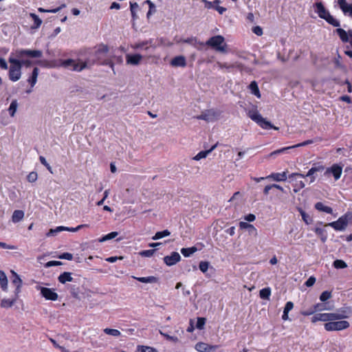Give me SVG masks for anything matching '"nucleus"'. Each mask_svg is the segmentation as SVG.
Here are the masks:
<instances>
[{
  "label": "nucleus",
  "instance_id": "nucleus-1",
  "mask_svg": "<svg viewBox=\"0 0 352 352\" xmlns=\"http://www.w3.org/2000/svg\"><path fill=\"white\" fill-rule=\"evenodd\" d=\"M107 52L108 47L105 45H100L98 46L97 50L96 51L94 58H89L86 60H82L81 59L74 60L69 58L67 60H60L59 65L72 71L81 72L84 69L89 68L94 65L95 63H96V61L99 59V55L101 54H105L107 53Z\"/></svg>",
  "mask_w": 352,
  "mask_h": 352
},
{
  "label": "nucleus",
  "instance_id": "nucleus-2",
  "mask_svg": "<svg viewBox=\"0 0 352 352\" xmlns=\"http://www.w3.org/2000/svg\"><path fill=\"white\" fill-rule=\"evenodd\" d=\"M248 116L263 129H274L278 130V128L274 126L270 122L264 118L257 110L256 107L249 109L247 112Z\"/></svg>",
  "mask_w": 352,
  "mask_h": 352
},
{
  "label": "nucleus",
  "instance_id": "nucleus-3",
  "mask_svg": "<svg viewBox=\"0 0 352 352\" xmlns=\"http://www.w3.org/2000/svg\"><path fill=\"white\" fill-rule=\"evenodd\" d=\"M314 7L315 12L318 14L320 18L324 19L327 23L334 27L340 26L339 21L331 15L329 12L324 8L322 2L316 3Z\"/></svg>",
  "mask_w": 352,
  "mask_h": 352
},
{
  "label": "nucleus",
  "instance_id": "nucleus-4",
  "mask_svg": "<svg viewBox=\"0 0 352 352\" xmlns=\"http://www.w3.org/2000/svg\"><path fill=\"white\" fill-rule=\"evenodd\" d=\"M352 220V213L346 212L340 217L338 218L337 221L329 223L326 225V226L331 227L336 231H344L349 223Z\"/></svg>",
  "mask_w": 352,
  "mask_h": 352
},
{
  "label": "nucleus",
  "instance_id": "nucleus-5",
  "mask_svg": "<svg viewBox=\"0 0 352 352\" xmlns=\"http://www.w3.org/2000/svg\"><path fill=\"white\" fill-rule=\"evenodd\" d=\"M9 62L10 63L9 78L12 81L16 82L21 76V63L20 60L12 56L9 58Z\"/></svg>",
  "mask_w": 352,
  "mask_h": 352
},
{
  "label": "nucleus",
  "instance_id": "nucleus-6",
  "mask_svg": "<svg viewBox=\"0 0 352 352\" xmlns=\"http://www.w3.org/2000/svg\"><path fill=\"white\" fill-rule=\"evenodd\" d=\"M204 45L210 46L217 52H226L227 45L225 38L221 35L214 36L210 38Z\"/></svg>",
  "mask_w": 352,
  "mask_h": 352
},
{
  "label": "nucleus",
  "instance_id": "nucleus-7",
  "mask_svg": "<svg viewBox=\"0 0 352 352\" xmlns=\"http://www.w3.org/2000/svg\"><path fill=\"white\" fill-rule=\"evenodd\" d=\"M346 318V316L339 313H319L311 318V322L315 323L318 321L329 322L332 320H341Z\"/></svg>",
  "mask_w": 352,
  "mask_h": 352
},
{
  "label": "nucleus",
  "instance_id": "nucleus-8",
  "mask_svg": "<svg viewBox=\"0 0 352 352\" xmlns=\"http://www.w3.org/2000/svg\"><path fill=\"white\" fill-rule=\"evenodd\" d=\"M350 324L346 320H332L326 322L324 325V329L327 331H342L346 329Z\"/></svg>",
  "mask_w": 352,
  "mask_h": 352
},
{
  "label": "nucleus",
  "instance_id": "nucleus-9",
  "mask_svg": "<svg viewBox=\"0 0 352 352\" xmlns=\"http://www.w3.org/2000/svg\"><path fill=\"white\" fill-rule=\"evenodd\" d=\"M35 289L39 291L41 296L47 300L56 301L58 298V295L54 289L43 287L41 285H36Z\"/></svg>",
  "mask_w": 352,
  "mask_h": 352
},
{
  "label": "nucleus",
  "instance_id": "nucleus-10",
  "mask_svg": "<svg viewBox=\"0 0 352 352\" xmlns=\"http://www.w3.org/2000/svg\"><path fill=\"white\" fill-rule=\"evenodd\" d=\"M219 117V113L214 109H208L202 112L197 118L199 120H206L207 122H214Z\"/></svg>",
  "mask_w": 352,
  "mask_h": 352
},
{
  "label": "nucleus",
  "instance_id": "nucleus-11",
  "mask_svg": "<svg viewBox=\"0 0 352 352\" xmlns=\"http://www.w3.org/2000/svg\"><path fill=\"white\" fill-rule=\"evenodd\" d=\"M42 54L43 53L41 50H21L16 52V56L20 58L25 56L32 58H40L42 56Z\"/></svg>",
  "mask_w": 352,
  "mask_h": 352
},
{
  "label": "nucleus",
  "instance_id": "nucleus-12",
  "mask_svg": "<svg viewBox=\"0 0 352 352\" xmlns=\"http://www.w3.org/2000/svg\"><path fill=\"white\" fill-rule=\"evenodd\" d=\"M125 58L126 65L136 66L141 63L143 56L140 54H126Z\"/></svg>",
  "mask_w": 352,
  "mask_h": 352
},
{
  "label": "nucleus",
  "instance_id": "nucleus-13",
  "mask_svg": "<svg viewBox=\"0 0 352 352\" xmlns=\"http://www.w3.org/2000/svg\"><path fill=\"white\" fill-rule=\"evenodd\" d=\"M342 173V166L337 164H333L331 167L327 168L325 175L331 174L335 180H338L340 178Z\"/></svg>",
  "mask_w": 352,
  "mask_h": 352
},
{
  "label": "nucleus",
  "instance_id": "nucleus-14",
  "mask_svg": "<svg viewBox=\"0 0 352 352\" xmlns=\"http://www.w3.org/2000/svg\"><path fill=\"white\" fill-rule=\"evenodd\" d=\"M321 169H322V167H312L311 168H310L309 170V171L307 172V173L305 175L300 174V173H292L291 175H289V178H293L294 177H300L302 178L305 177H311L310 182L312 183L316 179L315 176H314V173L320 170Z\"/></svg>",
  "mask_w": 352,
  "mask_h": 352
},
{
  "label": "nucleus",
  "instance_id": "nucleus-15",
  "mask_svg": "<svg viewBox=\"0 0 352 352\" xmlns=\"http://www.w3.org/2000/svg\"><path fill=\"white\" fill-rule=\"evenodd\" d=\"M337 3L343 14L352 19V3H347L346 0H337Z\"/></svg>",
  "mask_w": 352,
  "mask_h": 352
},
{
  "label": "nucleus",
  "instance_id": "nucleus-16",
  "mask_svg": "<svg viewBox=\"0 0 352 352\" xmlns=\"http://www.w3.org/2000/svg\"><path fill=\"white\" fill-rule=\"evenodd\" d=\"M205 3V7L208 9H214L217 10L220 14H222L223 12L226 11V8L219 6L220 3V0H214V1H208L207 0H201Z\"/></svg>",
  "mask_w": 352,
  "mask_h": 352
},
{
  "label": "nucleus",
  "instance_id": "nucleus-17",
  "mask_svg": "<svg viewBox=\"0 0 352 352\" xmlns=\"http://www.w3.org/2000/svg\"><path fill=\"white\" fill-rule=\"evenodd\" d=\"M336 32L342 42H349L352 46V30L345 31L342 28H338Z\"/></svg>",
  "mask_w": 352,
  "mask_h": 352
},
{
  "label": "nucleus",
  "instance_id": "nucleus-18",
  "mask_svg": "<svg viewBox=\"0 0 352 352\" xmlns=\"http://www.w3.org/2000/svg\"><path fill=\"white\" fill-rule=\"evenodd\" d=\"M180 259L181 256L179 254L176 252H173L170 255L165 256L164 258V261L167 265L171 266L178 263Z\"/></svg>",
  "mask_w": 352,
  "mask_h": 352
},
{
  "label": "nucleus",
  "instance_id": "nucleus-19",
  "mask_svg": "<svg viewBox=\"0 0 352 352\" xmlns=\"http://www.w3.org/2000/svg\"><path fill=\"white\" fill-rule=\"evenodd\" d=\"M11 272L14 276L12 281V284L14 285L16 287L14 290V294L15 296H16V297H19V294L21 293V291L22 280L14 271L12 270Z\"/></svg>",
  "mask_w": 352,
  "mask_h": 352
},
{
  "label": "nucleus",
  "instance_id": "nucleus-20",
  "mask_svg": "<svg viewBox=\"0 0 352 352\" xmlns=\"http://www.w3.org/2000/svg\"><path fill=\"white\" fill-rule=\"evenodd\" d=\"M239 228L241 230H247L249 234L256 236L258 234L257 229L252 224L245 222L240 221L239 223Z\"/></svg>",
  "mask_w": 352,
  "mask_h": 352
},
{
  "label": "nucleus",
  "instance_id": "nucleus-21",
  "mask_svg": "<svg viewBox=\"0 0 352 352\" xmlns=\"http://www.w3.org/2000/svg\"><path fill=\"white\" fill-rule=\"evenodd\" d=\"M287 171H283V173H273L266 177V179H270L276 182H284L287 179Z\"/></svg>",
  "mask_w": 352,
  "mask_h": 352
},
{
  "label": "nucleus",
  "instance_id": "nucleus-22",
  "mask_svg": "<svg viewBox=\"0 0 352 352\" xmlns=\"http://www.w3.org/2000/svg\"><path fill=\"white\" fill-rule=\"evenodd\" d=\"M293 148H294L293 146H290L283 147V148L277 149L274 151H272L269 155H267L266 156V159H271V158L274 159L278 155L288 153V151Z\"/></svg>",
  "mask_w": 352,
  "mask_h": 352
},
{
  "label": "nucleus",
  "instance_id": "nucleus-23",
  "mask_svg": "<svg viewBox=\"0 0 352 352\" xmlns=\"http://www.w3.org/2000/svg\"><path fill=\"white\" fill-rule=\"evenodd\" d=\"M176 42L177 43H188V44H190L194 47H197L199 45H200V46L204 45V43L203 42L199 41L196 37H189V38H184V39L181 38V39L177 41Z\"/></svg>",
  "mask_w": 352,
  "mask_h": 352
},
{
  "label": "nucleus",
  "instance_id": "nucleus-24",
  "mask_svg": "<svg viewBox=\"0 0 352 352\" xmlns=\"http://www.w3.org/2000/svg\"><path fill=\"white\" fill-rule=\"evenodd\" d=\"M18 297L14 295V297L10 298H3L1 300V307L4 309L12 307L16 302Z\"/></svg>",
  "mask_w": 352,
  "mask_h": 352
},
{
  "label": "nucleus",
  "instance_id": "nucleus-25",
  "mask_svg": "<svg viewBox=\"0 0 352 352\" xmlns=\"http://www.w3.org/2000/svg\"><path fill=\"white\" fill-rule=\"evenodd\" d=\"M170 65L173 67H184L186 65V60L184 56H177L172 59Z\"/></svg>",
  "mask_w": 352,
  "mask_h": 352
},
{
  "label": "nucleus",
  "instance_id": "nucleus-26",
  "mask_svg": "<svg viewBox=\"0 0 352 352\" xmlns=\"http://www.w3.org/2000/svg\"><path fill=\"white\" fill-rule=\"evenodd\" d=\"M217 146V144H215L210 149L199 152L195 157H193L192 159L195 161H199L201 159L206 158L213 150L216 148Z\"/></svg>",
  "mask_w": 352,
  "mask_h": 352
},
{
  "label": "nucleus",
  "instance_id": "nucleus-27",
  "mask_svg": "<svg viewBox=\"0 0 352 352\" xmlns=\"http://www.w3.org/2000/svg\"><path fill=\"white\" fill-rule=\"evenodd\" d=\"M8 278H7V276L6 275V274L0 270V286H1V289L3 291V292H8Z\"/></svg>",
  "mask_w": 352,
  "mask_h": 352
},
{
  "label": "nucleus",
  "instance_id": "nucleus-28",
  "mask_svg": "<svg viewBox=\"0 0 352 352\" xmlns=\"http://www.w3.org/2000/svg\"><path fill=\"white\" fill-rule=\"evenodd\" d=\"M58 280L62 284H65L67 282H72L73 280L72 273L67 272H63L59 275Z\"/></svg>",
  "mask_w": 352,
  "mask_h": 352
},
{
  "label": "nucleus",
  "instance_id": "nucleus-29",
  "mask_svg": "<svg viewBox=\"0 0 352 352\" xmlns=\"http://www.w3.org/2000/svg\"><path fill=\"white\" fill-rule=\"evenodd\" d=\"M24 212L21 210H16L12 215V221L14 223L21 221L24 217Z\"/></svg>",
  "mask_w": 352,
  "mask_h": 352
},
{
  "label": "nucleus",
  "instance_id": "nucleus-30",
  "mask_svg": "<svg viewBox=\"0 0 352 352\" xmlns=\"http://www.w3.org/2000/svg\"><path fill=\"white\" fill-rule=\"evenodd\" d=\"M315 208L318 211L324 212L327 214H332L333 212V210L331 207L325 206L322 202H317L315 204Z\"/></svg>",
  "mask_w": 352,
  "mask_h": 352
},
{
  "label": "nucleus",
  "instance_id": "nucleus-31",
  "mask_svg": "<svg viewBox=\"0 0 352 352\" xmlns=\"http://www.w3.org/2000/svg\"><path fill=\"white\" fill-rule=\"evenodd\" d=\"M249 89L250 90V92L254 94L255 96H256L258 98H261V93L258 87V85L256 81H252L249 85Z\"/></svg>",
  "mask_w": 352,
  "mask_h": 352
},
{
  "label": "nucleus",
  "instance_id": "nucleus-32",
  "mask_svg": "<svg viewBox=\"0 0 352 352\" xmlns=\"http://www.w3.org/2000/svg\"><path fill=\"white\" fill-rule=\"evenodd\" d=\"M30 16L32 19L34 24L32 25V29H38L42 24V20L38 15L34 13H30Z\"/></svg>",
  "mask_w": 352,
  "mask_h": 352
},
{
  "label": "nucleus",
  "instance_id": "nucleus-33",
  "mask_svg": "<svg viewBox=\"0 0 352 352\" xmlns=\"http://www.w3.org/2000/svg\"><path fill=\"white\" fill-rule=\"evenodd\" d=\"M297 210L300 212L302 217V219L307 225H309L312 223V218L307 213H306L305 211H304L301 208H298Z\"/></svg>",
  "mask_w": 352,
  "mask_h": 352
},
{
  "label": "nucleus",
  "instance_id": "nucleus-34",
  "mask_svg": "<svg viewBox=\"0 0 352 352\" xmlns=\"http://www.w3.org/2000/svg\"><path fill=\"white\" fill-rule=\"evenodd\" d=\"M136 352H159L157 349L154 347L145 346V345H138L137 346Z\"/></svg>",
  "mask_w": 352,
  "mask_h": 352
},
{
  "label": "nucleus",
  "instance_id": "nucleus-35",
  "mask_svg": "<svg viewBox=\"0 0 352 352\" xmlns=\"http://www.w3.org/2000/svg\"><path fill=\"white\" fill-rule=\"evenodd\" d=\"M296 177H294L293 178H289L291 179V182H294V192H298L300 189H302L305 186V183L302 181V180H300V181H298L296 179Z\"/></svg>",
  "mask_w": 352,
  "mask_h": 352
},
{
  "label": "nucleus",
  "instance_id": "nucleus-36",
  "mask_svg": "<svg viewBox=\"0 0 352 352\" xmlns=\"http://www.w3.org/2000/svg\"><path fill=\"white\" fill-rule=\"evenodd\" d=\"M259 296L262 299L269 300L271 296V289L270 287H265L261 289L259 292Z\"/></svg>",
  "mask_w": 352,
  "mask_h": 352
},
{
  "label": "nucleus",
  "instance_id": "nucleus-37",
  "mask_svg": "<svg viewBox=\"0 0 352 352\" xmlns=\"http://www.w3.org/2000/svg\"><path fill=\"white\" fill-rule=\"evenodd\" d=\"M197 251V248L196 247H191L187 248H182L181 250V253L185 257H188L190 255L193 254L195 252Z\"/></svg>",
  "mask_w": 352,
  "mask_h": 352
},
{
  "label": "nucleus",
  "instance_id": "nucleus-38",
  "mask_svg": "<svg viewBox=\"0 0 352 352\" xmlns=\"http://www.w3.org/2000/svg\"><path fill=\"white\" fill-rule=\"evenodd\" d=\"M133 278L138 280V281L144 283H151L156 282L157 279L155 276H146V277H135L133 276Z\"/></svg>",
  "mask_w": 352,
  "mask_h": 352
},
{
  "label": "nucleus",
  "instance_id": "nucleus-39",
  "mask_svg": "<svg viewBox=\"0 0 352 352\" xmlns=\"http://www.w3.org/2000/svg\"><path fill=\"white\" fill-rule=\"evenodd\" d=\"M38 75V69L35 67L33 69L31 77L28 79V82L30 83L32 87H34L37 81V77Z\"/></svg>",
  "mask_w": 352,
  "mask_h": 352
},
{
  "label": "nucleus",
  "instance_id": "nucleus-40",
  "mask_svg": "<svg viewBox=\"0 0 352 352\" xmlns=\"http://www.w3.org/2000/svg\"><path fill=\"white\" fill-rule=\"evenodd\" d=\"M208 344L199 342L195 344V349L199 352H208Z\"/></svg>",
  "mask_w": 352,
  "mask_h": 352
},
{
  "label": "nucleus",
  "instance_id": "nucleus-41",
  "mask_svg": "<svg viewBox=\"0 0 352 352\" xmlns=\"http://www.w3.org/2000/svg\"><path fill=\"white\" fill-rule=\"evenodd\" d=\"M18 108V102L16 100H12L8 108V112L11 117H14Z\"/></svg>",
  "mask_w": 352,
  "mask_h": 352
},
{
  "label": "nucleus",
  "instance_id": "nucleus-42",
  "mask_svg": "<svg viewBox=\"0 0 352 352\" xmlns=\"http://www.w3.org/2000/svg\"><path fill=\"white\" fill-rule=\"evenodd\" d=\"M170 234V232L168 230L163 231L157 232L152 237L153 240H158L164 237L168 236Z\"/></svg>",
  "mask_w": 352,
  "mask_h": 352
},
{
  "label": "nucleus",
  "instance_id": "nucleus-43",
  "mask_svg": "<svg viewBox=\"0 0 352 352\" xmlns=\"http://www.w3.org/2000/svg\"><path fill=\"white\" fill-rule=\"evenodd\" d=\"M63 230H65L64 226H58L55 228L50 229L49 230V232L46 234V236L47 237L56 236L58 233L63 232Z\"/></svg>",
  "mask_w": 352,
  "mask_h": 352
},
{
  "label": "nucleus",
  "instance_id": "nucleus-44",
  "mask_svg": "<svg viewBox=\"0 0 352 352\" xmlns=\"http://www.w3.org/2000/svg\"><path fill=\"white\" fill-rule=\"evenodd\" d=\"M118 235V233L117 232H110L104 236H103L102 237H101L100 239H98V241L100 243H102V242H104L106 241H108V240H111L112 239H114L115 237H116Z\"/></svg>",
  "mask_w": 352,
  "mask_h": 352
},
{
  "label": "nucleus",
  "instance_id": "nucleus-45",
  "mask_svg": "<svg viewBox=\"0 0 352 352\" xmlns=\"http://www.w3.org/2000/svg\"><path fill=\"white\" fill-rule=\"evenodd\" d=\"M103 331L109 336H113V337H118L121 335V333L119 330L115 329H109V328H105Z\"/></svg>",
  "mask_w": 352,
  "mask_h": 352
},
{
  "label": "nucleus",
  "instance_id": "nucleus-46",
  "mask_svg": "<svg viewBox=\"0 0 352 352\" xmlns=\"http://www.w3.org/2000/svg\"><path fill=\"white\" fill-rule=\"evenodd\" d=\"M65 5L63 4L60 7H58V8H54V9H50V10L44 9L43 8H38V11L40 12L56 13L58 11H60L62 9V8H65Z\"/></svg>",
  "mask_w": 352,
  "mask_h": 352
},
{
  "label": "nucleus",
  "instance_id": "nucleus-47",
  "mask_svg": "<svg viewBox=\"0 0 352 352\" xmlns=\"http://www.w3.org/2000/svg\"><path fill=\"white\" fill-rule=\"evenodd\" d=\"M333 265L336 269H344L347 267L346 263L344 261L340 259L336 260L333 262Z\"/></svg>",
  "mask_w": 352,
  "mask_h": 352
},
{
  "label": "nucleus",
  "instance_id": "nucleus-48",
  "mask_svg": "<svg viewBox=\"0 0 352 352\" xmlns=\"http://www.w3.org/2000/svg\"><path fill=\"white\" fill-rule=\"evenodd\" d=\"M147 44H148V41L136 43L132 45L131 47L133 50L144 49L145 50H147L148 49V47H144Z\"/></svg>",
  "mask_w": 352,
  "mask_h": 352
},
{
  "label": "nucleus",
  "instance_id": "nucleus-49",
  "mask_svg": "<svg viewBox=\"0 0 352 352\" xmlns=\"http://www.w3.org/2000/svg\"><path fill=\"white\" fill-rule=\"evenodd\" d=\"M88 227H89L88 224H81V225L78 226L76 228H69V227L64 226L65 230H63V231H69V232H75L80 230L81 228H88Z\"/></svg>",
  "mask_w": 352,
  "mask_h": 352
},
{
  "label": "nucleus",
  "instance_id": "nucleus-50",
  "mask_svg": "<svg viewBox=\"0 0 352 352\" xmlns=\"http://www.w3.org/2000/svg\"><path fill=\"white\" fill-rule=\"evenodd\" d=\"M130 9L132 14L133 19L135 20L137 18L136 12L138 9V4L137 3H131Z\"/></svg>",
  "mask_w": 352,
  "mask_h": 352
},
{
  "label": "nucleus",
  "instance_id": "nucleus-51",
  "mask_svg": "<svg viewBox=\"0 0 352 352\" xmlns=\"http://www.w3.org/2000/svg\"><path fill=\"white\" fill-rule=\"evenodd\" d=\"M160 333L164 337L166 340H170L174 343H177L179 342V339L176 336H170L166 333H164L162 331H160Z\"/></svg>",
  "mask_w": 352,
  "mask_h": 352
},
{
  "label": "nucleus",
  "instance_id": "nucleus-52",
  "mask_svg": "<svg viewBox=\"0 0 352 352\" xmlns=\"http://www.w3.org/2000/svg\"><path fill=\"white\" fill-rule=\"evenodd\" d=\"M37 178L38 175L36 172L34 171L30 172L27 176V179L30 183L35 182L37 180Z\"/></svg>",
  "mask_w": 352,
  "mask_h": 352
},
{
  "label": "nucleus",
  "instance_id": "nucleus-53",
  "mask_svg": "<svg viewBox=\"0 0 352 352\" xmlns=\"http://www.w3.org/2000/svg\"><path fill=\"white\" fill-rule=\"evenodd\" d=\"M155 252V250H146L141 251L139 252V254L144 257H151L154 254Z\"/></svg>",
  "mask_w": 352,
  "mask_h": 352
},
{
  "label": "nucleus",
  "instance_id": "nucleus-54",
  "mask_svg": "<svg viewBox=\"0 0 352 352\" xmlns=\"http://www.w3.org/2000/svg\"><path fill=\"white\" fill-rule=\"evenodd\" d=\"M199 270L203 272L206 273L209 268V263L207 261H201L199 265Z\"/></svg>",
  "mask_w": 352,
  "mask_h": 352
},
{
  "label": "nucleus",
  "instance_id": "nucleus-55",
  "mask_svg": "<svg viewBox=\"0 0 352 352\" xmlns=\"http://www.w3.org/2000/svg\"><path fill=\"white\" fill-rule=\"evenodd\" d=\"M206 324V318H198L197 324H196V328L198 329H203L204 327V325Z\"/></svg>",
  "mask_w": 352,
  "mask_h": 352
},
{
  "label": "nucleus",
  "instance_id": "nucleus-56",
  "mask_svg": "<svg viewBox=\"0 0 352 352\" xmlns=\"http://www.w3.org/2000/svg\"><path fill=\"white\" fill-rule=\"evenodd\" d=\"M331 297V292H328V291H324L323 292L320 296V300L322 302H324L326 300H327L328 299H329Z\"/></svg>",
  "mask_w": 352,
  "mask_h": 352
},
{
  "label": "nucleus",
  "instance_id": "nucleus-57",
  "mask_svg": "<svg viewBox=\"0 0 352 352\" xmlns=\"http://www.w3.org/2000/svg\"><path fill=\"white\" fill-rule=\"evenodd\" d=\"M145 3L149 6V10L147 13V16L148 17L153 12H155V6L150 0H146Z\"/></svg>",
  "mask_w": 352,
  "mask_h": 352
},
{
  "label": "nucleus",
  "instance_id": "nucleus-58",
  "mask_svg": "<svg viewBox=\"0 0 352 352\" xmlns=\"http://www.w3.org/2000/svg\"><path fill=\"white\" fill-rule=\"evenodd\" d=\"M58 258H60V259H65V260H67V261H72V258H73V255L71 253L65 252V253H63V254H60L58 256Z\"/></svg>",
  "mask_w": 352,
  "mask_h": 352
},
{
  "label": "nucleus",
  "instance_id": "nucleus-59",
  "mask_svg": "<svg viewBox=\"0 0 352 352\" xmlns=\"http://www.w3.org/2000/svg\"><path fill=\"white\" fill-rule=\"evenodd\" d=\"M50 341L52 343L54 347L60 349L61 352H67V350L65 347L60 346L54 339L50 338Z\"/></svg>",
  "mask_w": 352,
  "mask_h": 352
},
{
  "label": "nucleus",
  "instance_id": "nucleus-60",
  "mask_svg": "<svg viewBox=\"0 0 352 352\" xmlns=\"http://www.w3.org/2000/svg\"><path fill=\"white\" fill-rule=\"evenodd\" d=\"M39 160L41 162V163L44 165L47 168V170L51 173H52V167L50 166V165L47 162L45 158L43 156H40L39 157Z\"/></svg>",
  "mask_w": 352,
  "mask_h": 352
},
{
  "label": "nucleus",
  "instance_id": "nucleus-61",
  "mask_svg": "<svg viewBox=\"0 0 352 352\" xmlns=\"http://www.w3.org/2000/svg\"><path fill=\"white\" fill-rule=\"evenodd\" d=\"M316 312V309H314L313 307L307 309V310H302L300 311V314L302 316H307L314 314Z\"/></svg>",
  "mask_w": 352,
  "mask_h": 352
},
{
  "label": "nucleus",
  "instance_id": "nucleus-62",
  "mask_svg": "<svg viewBox=\"0 0 352 352\" xmlns=\"http://www.w3.org/2000/svg\"><path fill=\"white\" fill-rule=\"evenodd\" d=\"M294 308V303L291 301H289L286 303L283 312L289 313Z\"/></svg>",
  "mask_w": 352,
  "mask_h": 352
},
{
  "label": "nucleus",
  "instance_id": "nucleus-63",
  "mask_svg": "<svg viewBox=\"0 0 352 352\" xmlns=\"http://www.w3.org/2000/svg\"><path fill=\"white\" fill-rule=\"evenodd\" d=\"M252 32L257 36H261L263 34V30L260 26H255L252 28Z\"/></svg>",
  "mask_w": 352,
  "mask_h": 352
},
{
  "label": "nucleus",
  "instance_id": "nucleus-64",
  "mask_svg": "<svg viewBox=\"0 0 352 352\" xmlns=\"http://www.w3.org/2000/svg\"><path fill=\"white\" fill-rule=\"evenodd\" d=\"M316 282V278L314 277V276H310L307 280V281L305 282V285L307 287H311L312 285H314V284Z\"/></svg>",
  "mask_w": 352,
  "mask_h": 352
}]
</instances>
